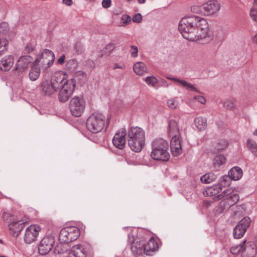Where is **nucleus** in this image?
<instances>
[{"instance_id":"f257e3e1","label":"nucleus","mask_w":257,"mask_h":257,"mask_svg":"<svg viewBox=\"0 0 257 257\" xmlns=\"http://www.w3.org/2000/svg\"><path fill=\"white\" fill-rule=\"evenodd\" d=\"M178 29L184 38L200 44H207L213 38L206 20L195 15L183 18Z\"/></svg>"},{"instance_id":"f03ea898","label":"nucleus","mask_w":257,"mask_h":257,"mask_svg":"<svg viewBox=\"0 0 257 257\" xmlns=\"http://www.w3.org/2000/svg\"><path fill=\"white\" fill-rule=\"evenodd\" d=\"M128 144L131 150L140 152L145 144V133L139 127H131L128 132Z\"/></svg>"},{"instance_id":"7ed1b4c3","label":"nucleus","mask_w":257,"mask_h":257,"mask_svg":"<svg viewBox=\"0 0 257 257\" xmlns=\"http://www.w3.org/2000/svg\"><path fill=\"white\" fill-rule=\"evenodd\" d=\"M168 146V143L163 139L154 140L152 143L151 157L156 160L167 161L170 158Z\"/></svg>"},{"instance_id":"20e7f679","label":"nucleus","mask_w":257,"mask_h":257,"mask_svg":"<svg viewBox=\"0 0 257 257\" xmlns=\"http://www.w3.org/2000/svg\"><path fill=\"white\" fill-rule=\"evenodd\" d=\"M216 197L221 199L219 204L220 208V210L218 211L219 212L229 208L239 200V195L232 188H227Z\"/></svg>"},{"instance_id":"39448f33","label":"nucleus","mask_w":257,"mask_h":257,"mask_svg":"<svg viewBox=\"0 0 257 257\" xmlns=\"http://www.w3.org/2000/svg\"><path fill=\"white\" fill-rule=\"evenodd\" d=\"M105 122V116L102 113H93L88 117L86 120V127L92 133L97 134L102 130Z\"/></svg>"},{"instance_id":"423d86ee","label":"nucleus","mask_w":257,"mask_h":257,"mask_svg":"<svg viewBox=\"0 0 257 257\" xmlns=\"http://www.w3.org/2000/svg\"><path fill=\"white\" fill-rule=\"evenodd\" d=\"M79 229L76 226H67L61 229L59 234V239L66 243L76 240L79 236Z\"/></svg>"},{"instance_id":"0eeeda50","label":"nucleus","mask_w":257,"mask_h":257,"mask_svg":"<svg viewBox=\"0 0 257 257\" xmlns=\"http://www.w3.org/2000/svg\"><path fill=\"white\" fill-rule=\"evenodd\" d=\"M85 107V101L82 96H75L69 103V109L71 114L79 117L83 113Z\"/></svg>"},{"instance_id":"6e6552de","label":"nucleus","mask_w":257,"mask_h":257,"mask_svg":"<svg viewBox=\"0 0 257 257\" xmlns=\"http://www.w3.org/2000/svg\"><path fill=\"white\" fill-rule=\"evenodd\" d=\"M75 84V81L73 79L65 81L59 93L61 102H65L69 99L74 90Z\"/></svg>"},{"instance_id":"1a4fd4ad","label":"nucleus","mask_w":257,"mask_h":257,"mask_svg":"<svg viewBox=\"0 0 257 257\" xmlns=\"http://www.w3.org/2000/svg\"><path fill=\"white\" fill-rule=\"evenodd\" d=\"M54 53L49 49H45L37 56V59L34 62L36 64L44 66V67H50L55 60Z\"/></svg>"},{"instance_id":"9d476101","label":"nucleus","mask_w":257,"mask_h":257,"mask_svg":"<svg viewBox=\"0 0 257 257\" xmlns=\"http://www.w3.org/2000/svg\"><path fill=\"white\" fill-rule=\"evenodd\" d=\"M3 217L5 221L11 222L9 225L10 234L15 237H18L24 228L25 222L23 220H19L17 222L12 221L11 220L12 216L8 213H4Z\"/></svg>"},{"instance_id":"9b49d317","label":"nucleus","mask_w":257,"mask_h":257,"mask_svg":"<svg viewBox=\"0 0 257 257\" xmlns=\"http://www.w3.org/2000/svg\"><path fill=\"white\" fill-rule=\"evenodd\" d=\"M54 243L55 239L53 236L44 237L38 245L39 253L42 255L47 254L52 250Z\"/></svg>"},{"instance_id":"f8f14e48","label":"nucleus","mask_w":257,"mask_h":257,"mask_svg":"<svg viewBox=\"0 0 257 257\" xmlns=\"http://www.w3.org/2000/svg\"><path fill=\"white\" fill-rule=\"evenodd\" d=\"M41 228L38 225L32 224L26 228L24 235V241L27 244H31L37 240Z\"/></svg>"},{"instance_id":"ddd939ff","label":"nucleus","mask_w":257,"mask_h":257,"mask_svg":"<svg viewBox=\"0 0 257 257\" xmlns=\"http://www.w3.org/2000/svg\"><path fill=\"white\" fill-rule=\"evenodd\" d=\"M128 241L132 243L131 249L134 254H141L145 252V241L143 239H134V236L128 233Z\"/></svg>"},{"instance_id":"4468645a","label":"nucleus","mask_w":257,"mask_h":257,"mask_svg":"<svg viewBox=\"0 0 257 257\" xmlns=\"http://www.w3.org/2000/svg\"><path fill=\"white\" fill-rule=\"evenodd\" d=\"M202 9L204 15L212 16L219 12L220 5L217 1H210L202 5Z\"/></svg>"},{"instance_id":"2eb2a0df","label":"nucleus","mask_w":257,"mask_h":257,"mask_svg":"<svg viewBox=\"0 0 257 257\" xmlns=\"http://www.w3.org/2000/svg\"><path fill=\"white\" fill-rule=\"evenodd\" d=\"M126 135L125 129L121 128L115 134L113 139L112 143L117 148L122 150L124 148L125 145V136Z\"/></svg>"},{"instance_id":"dca6fc26","label":"nucleus","mask_w":257,"mask_h":257,"mask_svg":"<svg viewBox=\"0 0 257 257\" xmlns=\"http://www.w3.org/2000/svg\"><path fill=\"white\" fill-rule=\"evenodd\" d=\"M243 249L241 250L242 257H255L256 254V246L252 241H242Z\"/></svg>"},{"instance_id":"f3484780","label":"nucleus","mask_w":257,"mask_h":257,"mask_svg":"<svg viewBox=\"0 0 257 257\" xmlns=\"http://www.w3.org/2000/svg\"><path fill=\"white\" fill-rule=\"evenodd\" d=\"M32 61V57L29 56L20 57L17 62L16 70L20 73L24 72L28 69Z\"/></svg>"},{"instance_id":"a211bd4d","label":"nucleus","mask_w":257,"mask_h":257,"mask_svg":"<svg viewBox=\"0 0 257 257\" xmlns=\"http://www.w3.org/2000/svg\"><path fill=\"white\" fill-rule=\"evenodd\" d=\"M167 78L174 81L178 84V85L185 88L187 90L193 91L198 93H200V91L198 90L194 85L185 80L171 76H167Z\"/></svg>"},{"instance_id":"6ab92c4d","label":"nucleus","mask_w":257,"mask_h":257,"mask_svg":"<svg viewBox=\"0 0 257 257\" xmlns=\"http://www.w3.org/2000/svg\"><path fill=\"white\" fill-rule=\"evenodd\" d=\"M170 148L172 155L174 156H178L182 153V148L179 137L175 135L172 137L170 142Z\"/></svg>"},{"instance_id":"aec40b11","label":"nucleus","mask_w":257,"mask_h":257,"mask_svg":"<svg viewBox=\"0 0 257 257\" xmlns=\"http://www.w3.org/2000/svg\"><path fill=\"white\" fill-rule=\"evenodd\" d=\"M41 87L43 92L48 95L53 94L57 90L50 80L43 81Z\"/></svg>"},{"instance_id":"412c9836","label":"nucleus","mask_w":257,"mask_h":257,"mask_svg":"<svg viewBox=\"0 0 257 257\" xmlns=\"http://www.w3.org/2000/svg\"><path fill=\"white\" fill-rule=\"evenodd\" d=\"M14 63V58L12 56H6L0 61V69L3 71H8L12 67Z\"/></svg>"},{"instance_id":"4be33fe9","label":"nucleus","mask_w":257,"mask_h":257,"mask_svg":"<svg viewBox=\"0 0 257 257\" xmlns=\"http://www.w3.org/2000/svg\"><path fill=\"white\" fill-rule=\"evenodd\" d=\"M133 70L136 74L140 76H143L149 73L148 67L142 62H136L134 65Z\"/></svg>"},{"instance_id":"5701e85b","label":"nucleus","mask_w":257,"mask_h":257,"mask_svg":"<svg viewBox=\"0 0 257 257\" xmlns=\"http://www.w3.org/2000/svg\"><path fill=\"white\" fill-rule=\"evenodd\" d=\"M40 73V66L33 62L29 74L30 79L32 81H36L39 77Z\"/></svg>"},{"instance_id":"b1692460","label":"nucleus","mask_w":257,"mask_h":257,"mask_svg":"<svg viewBox=\"0 0 257 257\" xmlns=\"http://www.w3.org/2000/svg\"><path fill=\"white\" fill-rule=\"evenodd\" d=\"M228 176L231 180H238L242 176V171L238 167H233L228 172Z\"/></svg>"},{"instance_id":"393cba45","label":"nucleus","mask_w":257,"mask_h":257,"mask_svg":"<svg viewBox=\"0 0 257 257\" xmlns=\"http://www.w3.org/2000/svg\"><path fill=\"white\" fill-rule=\"evenodd\" d=\"M64 75L60 72L55 73L53 75L51 80H50L55 87L58 90L60 87L61 84L64 81Z\"/></svg>"},{"instance_id":"a878e982","label":"nucleus","mask_w":257,"mask_h":257,"mask_svg":"<svg viewBox=\"0 0 257 257\" xmlns=\"http://www.w3.org/2000/svg\"><path fill=\"white\" fill-rule=\"evenodd\" d=\"M158 249V246L154 238H150L146 244L145 243V253L150 255V252H154Z\"/></svg>"},{"instance_id":"bb28decb","label":"nucleus","mask_w":257,"mask_h":257,"mask_svg":"<svg viewBox=\"0 0 257 257\" xmlns=\"http://www.w3.org/2000/svg\"><path fill=\"white\" fill-rule=\"evenodd\" d=\"M221 190L220 185L216 184L207 187L205 191H203V194L204 195L213 196L217 195Z\"/></svg>"},{"instance_id":"cd10ccee","label":"nucleus","mask_w":257,"mask_h":257,"mask_svg":"<svg viewBox=\"0 0 257 257\" xmlns=\"http://www.w3.org/2000/svg\"><path fill=\"white\" fill-rule=\"evenodd\" d=\"M71 251L74 257H85L86 255L83 246L79 244L73 246Z\"/></svg>"},{"instance_id":"c85d7f7f","label":"nucleus","mask_w":257,"mask_h":257,"mask_svg":"<svg viewBox=\"0 0 257 257\" xmlns=\"http://www.w3.org/2000/svg\"><path fill=\"white\" fill-rule=\"evenodd\" d=\"M169 129L168 133L170 136L177 135L179 133V129L177 121L174 119H171L168 123Z\"/></svg>"},{"instance_id":"c756f323","label":"nucleus","mask_w":257,"mask_h":257,"mask_svg":"<svg viewBox=\"0 0 257 257\" xmlns=\"http://www.w3.org/2000/svg\"><path fill=\"white\" fill-rule=\"evenodd\" d=\"M194 124L199 131H203L207 126L206 119L202 116L197 117L194 119Z\"/></svg>"},{"instance_id":"7c9ffc66","label":"nucleus","mask_w":257,"mask_h":257,"mask_svg":"<svg viewBox=\"0 0 257 257\" xmlns=\"http://www.w3.org/2000/svg\"><path fill=\"white\" fill-rule=\"evenodd\" d=\"M226 161V158L223 155H219L216 156L213 159V164L214 169L218 170V168L223 164Z\"/></svg>"},{"instance_id":"2f4dec72","label":"nucleus","mask_w":257,"mask_h":257,"mask_svg":"<svg viewBox=\"0 0 257 257\" xmlns=\"http://www.w3.org/2000/svg\"><path fill=\"white\" fill-rule=\"evenodd\" d=\"M146 84L149 86L155 87L160 82L159 79L155 76H147L144 79Z\"/></svg>"},{"instance_id":"473e14b6","label":"nucleus","mask_w":257,"mask_h":257,"mask_svg":"<svg viewBox=\"0 0 257 257\" xmlns=\"http://www.w3.org/2000/svg\"><path fill=\"white\" fill-rule=\"evenodd\" d=\"M246 146L247 148L257 158V144L252 140H247Z\"/></svg>"},{"instance_id":"72a5a7b5","label":"nucleus","mask_w":257,"mask_h":257,"mask_svg":"<svg viewBox=\"0 0 257 257\" xmlns=\"http://www.w3.org/2000/svg\"><path fill=\"white\" fill-rule=\"evenodd\" d=\"M246 231L242 227L237 224L234 228L233 232V236L235 238H240L243 236Z\"/></svg>"},{"instance_id":"f704fd0d","label":"nucleus","mask_w":257,"mask_h":257,"mask_svg":"<svg viewBox=\"0 0 257 257\" xmlns=\"http://www.w3.org/2000/svg\"><path fill=\"white\" fill-rule=\"evenodd\" d=\"M216 178V177L214 174L208 173L201 176L200 180L203 183H210L214 181Z\"/></svg>"},{"instance_id":"c9c22d12","label":"nucleus","mask_w":257,"mask_h":257,"mask_svg":"<svg viewBox=\"0 0 257 257\" xmlns=\"http://www.w3.org/2000/svg\"><path fill=\"white\" fill-rule=\"evenodd\" d=\"M68 249V243H60L57 245L55 247V251L59 254H62L66 252Z\"/></svg>"},{"instance_id":"e433bc0d","label":"nucleus","mask_w":257,"mask_h":257,"mask_svg":"<svg viewBox=\"0 0 257 257\" xmlns=\"http://www.w3.org/2000/svg\"><path fill=\"white\" fill-rule=\"evenodd\" d=\"M250 222L251 220L249 217H244L238 222V224L246 230L250 225Z\"/></svg>"},{"instance_id":"4c0bfd02","label":"nucleus","mask_w":257,"mask_h":257,"mask_svg":"<svg viewBox=\"0 0 257 257\" xmlns=\"http://www.w3.org/2000/svg\"><path fill=\"white\" fill-rule=\"evenodd\" d=\"M243 249L242 242L239 244H236L233 245L230 247V252L234 255L238 254L239 252L241 253V250Z\"/></svg>"},{"instance_id":"58836bf2","label":"nucleus","mask_w":257,"mask_h":257,"mask_svg":"<svg viewBox=\"0 0 257 257\" xmlns=\"http://www.w3.org/2000/svg\"><path fill=\"white\" fill-rule=\"evenodd\" d=\"M114 46L113 44L110 43L106 46V47L102 50V53H104V55H109L114 49Z\"/></svg>"},{"instance_id":"ea45409f","label":"nucleus","mask_w":257,"mask_h":257,"mask_svg":"<svg viewBox=\"0 0 257 257\" xmlns=\"http://www.w3.org/2000/svg\"><path fill=\"white\" fill-rule=\"evenodd\" d=\"M223 105L224 107L229 109H232L235 107V103L234 100L225 101Z\"/></svg>"},{"instance_id":"a19ab883","label":"nucleus","mask_w":257,"mask_h":257,"mask_svg":"<svg viewBox=\"0 0 257 257\" xmlns=\"http://www.w3.org/2000/svg\"><path fill=\"white\" fill-rule=\"evenodd\" d=\"M120 20L122 24L120 26H124L125 25L130 23L131 21V18L129 16L127 15H122Z\"/></svg>"},{"instance_id":"79ce46f5","label":"nucleus","mask_w":257,"mask_h":257,"mask_svg":"<svg viewBox=\"0 0 257 257\" xmlns=\"http://www.w3.org/2000/svg\"><path fill=\"white\" fill-rule=\"evenodd\" d=\"M8 42L6 39L0 38V56L6 50Z\"/></svg>"},{"instance_id":"37998d69","label":"nucleus","mask_w":257,"mask_h":257,"mask_svg":"<svg viewBox=\"0 0 257 257\" xmlns=\"http://www.w3.org/2000/svg\"><path fill=\"white\" fill-rule=\"evenodd\" d=\"M168 106L171 109H175L178 105L177 101L175 98L169 99L167 101Z\"/></svg>"},{"instance_id":"c03bdc74","label":"nucleus","mask_w":257,"mask_h":257,"mask_svg":"<svg viewBox=\"0 0 257 257\" xmlns=\"http://www.w3.org/2000/svg\"><path fill=\"white\" fill-rule=\"evenodd\" d=\"M67 65L69 69L74 70L77 68V63L75 60L71 59L68 61Z\"/></svg>"},{"instance_id":"a18cd8bd","label":"nucleus","mask_w":257,"mask_h":257,"mask_svg":"<svg viewBox=\"0 0 257 257\" xmlns=\"http://www.w3.org/2000/svg\"><path fill=\"white\" fill-rule=\"evenodd\" d=\"M130 51L132 57L136 58L138 56V48L136 46H130Z\"/></svg>"},{"instance_id":"49530a36","label":"nucleus","mask_w":257,"mask_h":257,"mask_svg":"<svg viewBox=\"0 0 257 257\" xmlns=\"http://www.w3.org/2000/svg\"><path fill=\"white\" fill-rule=\"evenodd\" d=\"M191 10L193 13L203 15V10L202 9V5L200 6H193L191 7Z\"/></svg>"},{"instance_id":"de8ad7c7","label":"nucleus","mask_w":257,"mask_h":257,"mask_svg":"<svg viewBox=\"0 0 257 257\" xmlns=\"http://www.w3.org/2000/svg\"><path fill=\"white\" fill-rule=\"evenodd\" d=\"M250 16L254 21H257V9L252 8L250 11Z\"/></svg>"},{"instance_id":"09e8293b","label":"nucleus","mask_w":257,"mask_h":257,"mask_svg":"<svg viewBox=\"0 0 257 257\" xmlns=\"http://www.w3.org/2000/svg\"><path fill=\"white\" fill-rule=\"evenodd\" d=\"M194 100H197L199 103L204 104L206 103V99L202 95H196L193 97Z\"/></svg>"},{"instance_id":"8fccbe9b","label":"nucleus","mask_w":257,"mask_h":257,"mask_svg":"<svg viewBox=\"0 0 257 257\" xmlns=\"http://www.w3.org/2000/svg\"><path fill=\"white\" fill-rule=\"evenodd\" d=\"M229 176H224L222 177L221 180H220V183L219 185H220V186H225L228 185L229 184L228 183V181H229Z\"/></svg>"},{"instance_id":"3c124183","label":"nucleus","mask_w":257,"mask_h":257,"mask_svg":"<svg viewBox=\"0 0 257 257\" xmlns=\"http://www.w3.org/2000/svg\"><path fill=\"white\" fill-rule=\"evenodd\" d=\"M132 20L135 23H140L142 21V15L140 13L136 14L133 18Z\"/></svg>"},{"instance_id":"603ef678","label":"nucleus","mask_w":257,"mask_h":257,"mask_svg":"<svg viewBox=\"0 0 257 257\" xmlns=\"http://www.w3.org/2000/svg\"><path fill=\"white\" fill-rule=\"evenodd\" d=\"M111 0H103L102 2V6L105 9L109 8L111 6Z\"/></svg>"},{"instance_id":"864d4df0","label":"nucleus","mask_w":257,"mask_h":257,"mask_svg":"<svg viewBox=\"0 0 257 257\" xmlns=\"http://www.w3.org/2000/svg\"><path fill=\"white\" fill-rule=\"evenodd\" d=\"M65 55H62L57 60V63L60 65H63L65 62Z\"/></svg>"},{"instance_id":"5fc2aeb1","label":"nucleus","mask_w":257,"mask_h":257,"mask_svg":"<svg viewBox=\"0 0 257 257\" xmlns=\"http://www.w3.org/2000/svg\"><path fill=\"white\" fill-rule=\"evenodd\" d=\"M237 211L238 212L242 213L243 211H245L246 209V207L245 204H242L237 206Z\"/></svg>"},{"instance_id":"6e6d98bb","label":"nucleus","mask_w":257,"mask_h":257,"mask_svg":"<svg viewBox=\"0 0 257 257\" xmlns=\"http://www.w3.org/2000/svg\"><path fill=\"white\" fill-rule=\"evenodd\" d=\"M159 79L160 80V82L162 83V84L161 85V86H165L166 87H168L169 84H168L167 82L165 80H164L162 78H160Z\"/></svg>"},{"instance_id":"4d7b16f0","label":"nucleus","mask_w":257,"mask_h":257,"mask_svg":"<svg viewBox=\"0 0 257 257\" xmlns=\"http://www.w3.org/2000/svg\"><path fill=\"white\" fill-rule=\"evenodd\" d=\"M62 3L68 6H71L73 4L72 0H63Z\"/></svg>"},{"instance_id":"13d9d810","label":"nucleus","mask_w":257,"mask_h":257,"mask_svg":"<svg viewBox=\"0 0 257 257\" xmlns=\"http://www.w3.org/2000/svg\"><path fill=\"white\" fill-rule=\"evenodd\" d=\"M222 142L223 143V146L219 148L220 150H223L228 145L227 142L226 141H222Z\"/></svg>"},{"instance_id":"bf43d9fd","label":"nucleus","mask_w":257,"mask_h":257,"mask_svg":"<svg viewBox=\"0 0 257 257\" xmlns=\"http://www.w3.org/2000/svg\"><path fill=\"white\" fill-rule=\"evenodd\" d=\"M27 50L29 52H32L33 50V48L31 46H27L26 47Z\"/></svg>"},{"instance_id":"052dcab7","label":"nucleus","mask_w":257,"mask_h":257,"mask_svg":"<svg viewBox=\"0 0 257 257\" xmlns=\"http://www.w3.org/2000/svg\"><path fill=\"white\" fill-rule=\"evenodd\" d=\"M116 68L123 69V68L122 66H120L118 65V64L115 63L114 69H116Z\"/></svg>"},{"instance_id":"680f3d73","label":"nucleus","mask_w":257,"mask_h":257,"mask_svg":"<svg viewBox=\"0 0 257 257\" xmlns=\"http://www.w3.org/2000/svg\"><path fill=\"white\" fill-rule=\"evenodd\" d=\"M137 1H138V2L140 4H144L146 2V0H137Z\"/></svg>"},{"instance_id":"e2e57ef3","label":"nucleus","mask_w":257,"mask_h":257,"mask_svg":"<svg viewBox=\"0 0 257 257\" xmlns=\"http://www.w3.org/2000/svg\"><path fill=\"white\" fill-rule=\"evenodd\" d=\"M253 41L254 42L257 44V34L255 35V36L254 37L253 39Z\"/></svg>"},{"instance_id":"0e129e2a","label":"nucleus","mask_w":257,"mask_h":257,"mask_svg":"<svg viewBox=\"0 0 257 257\" xmlns=\"http://www.w3.org/2000/svg\"><path fill=\"white\" fill-rule=\"evenodd\" d=\"M253 135L254 136H257V128L254 131V132H253Z\"/></svg>"},{"instance_id":"69168bd1","label":"nucleus","mask_w":257,"mask_h":257,"mask_svg":"<svg viewBox=\"0 0 257 257\" xmlns=\"http://www.w3.org/2000/svg\"><path fill=\"white\" fill-rule=\"evenodd\" d=\"M64 257H72L71 255H70V253H69L68 255H67V256H65Z\"/></svg>"},{"instance_id":"338daca9","label":"nucleus","mask_w":257,"mask_h":257,"mask_svg":"<svg viewBox=\"0 0 257 257\" xmlns=\"http://www.w3.org/2000/svg\"><path fill=\"white\" fill-rule=\"evenodd\" d=\"M254 4L257 5V0H254Z\"/></svg>"}]
</instances>
